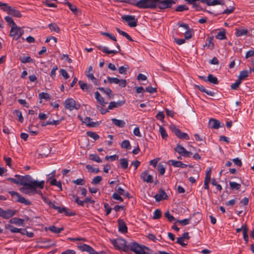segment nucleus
I'll return each instance as SVG.
<instances>
[{
  "label": "nucleus",
  "mask_w": 254,
  "mask_h": 254,
  "mask_svg": "<svg viewBox=\"0 0 254 254\" xmlns=\"http://www.w3.org/2000/svg\"><path fill=\"white\" fill-rule=\"evenodd\" d=\"M128 3L141 9L159 8L164 9L168 8V7L170 5V1L165 0H139L137 1L128 0Z\"/></svg>",
  "instance_id": "1"
},
{
  "label": "nucleus",
  "mask_w": 254,
  "mask_h": 254,
  "mask_svg": "<svg viewBox=\"0 0 254 254\" xmlns=\"http://www.w3.org/2000/svg\"><path fill=\"white\" fill-rule=\"evenodd\" d=\"M45 182L44 181L38 182V181H33V182L20 188V191L23 193L31 195L35 194L36 189L39 188L42 189L44 187Z\"/></svg>",
  "instance_id": "2"
},
{
  "label": "nucleus",
  "mask_w": 254,
  "mask_h": 254,
  "mask_svg": "<svg viewBox=\"0 0 254 254\" xmlns=\"http://www.w3.org/2000/svg\"><path fill=\"white\" fill-rule=\"evenodd\" d=\"M128 249L135 254H153V251L144 245H140L137 243H131L128 245Z\"/></svg>",
  "instance_id": "3"
},
{
  "label": "nucleus",
  "mask_w": 254,
  "mask_h": 254,
  "mask_svg": "<svg viewBox=\"0 0 254 254\" xmlns=\"http://www.w3.org/2000/svg\"><path fill=\"white\" fill-rule=\"evenodd\" d=\"M64 105L65 109L72 111L74 109L78 110L80 108L79 104H76L75 101L72 98H67L64 102Z\"/></svg>",
  "instance_id": "4"
},
{
  "label": "nucleus",
  "mask_w": 254,
  "mask_h": 254,
  "mask_svg": "<svg viewBox=\"0 0 254 254\" xmlns=\"http://www.w3.org/2000/svg\"><path fill=\"white\" fill-rule=\"evenodd\" d=\"M112 243L117 249L123 250L125 252L127 251V246L126 240L119 238L117 239L112 240Z\"/></svg>",
  "instance_id": "5"
},
{
  "label": "nucleus",
  "mask_w": 254,
  "mask_h": 254,
  "mask_svg": "<svg viewBox=\"0 0 254 254\" xmlns=\"http://www.w3.org/2000/svg\"><path fill=\"white\" fill-rule=\"evenodd\" d=\"M9 193L13 198H15L16 201L27 205H30L31 204V202L29 200L25 199L18 192L14 191H9Z\"/></svg>",
  "instance_id": "6"
},
{
  "label": "nucleus",
  "mask_w": 254,
  "mask_h": 254,
  "mask_svg": "<svg viewBox=\"0 0 254 254\" xmlns=\"http://www.w3.org/2000/svg\"><path fill=\"white\" fill-rule=\"evenodd\" d=\"M170 128L178 137L180 138H184L186 140L189 139L190 137L189 135L186 133L182 132L175 125H170Z\"/></svg>",
  "instance_id": "7"
},
{
  "label": "nucleus",
  "mask_w": 254,
  "mask_h": 254,
  "mask_svg": "<svg viewBox=\"0 0 254 254\" xmlns=\"http://www.w3.org/2000/svg\"><path fill=\"white\" fill-rule=\"evenodd\" d=\"M15 177L19 178L20 183V185H22L23 186H26L34 181L29 175H27L24 176H20L19 175H15Z\"/></svg>",
  "instance_id": "8"
},
{
  "label": "nucleus",
  "mask_w": 254,
  "mask_h": 254,
  "mask_svg": "<svg viewBox=\"0 0 254 254\" xmlns=\"http://www.w3.org/2000/svg\"><path fill=\"white\" fill-rule=\"evenodd\" d=\"M16 212V210L12 209L3 210L0 207V217L4 219H8L14 216Z\"/></svg>",
  "instance_id": "9"
},
{
  "label": "nucleus",
  "mask_w": 254,
  "mask_h": 254,
  "mask_svg": "<svg viewBox=\"0 0 254 254\" xmlns=\"http://www.w3.org/2000/svg\"><path fill=\"white\" fill-rule=\"evenodd\" d=\"M56 210L60 213H64L65 215L66 216H71L75 215V213L74 212L65 207H61L58 206V208H56Z\"/></svg>",
  "instance_id": "10"
},
{
  "label": "nucleus",
  "mask_w": 254,
  "mask_h": 254,
  "mask_svg": "<svg viewBox=\"0 0 254 254\" xmlns=\"http://www.w3.org/2000/svg\"><path fill=\"white\" fill-rule=\"evenodd\" d=\"M140 178L144 182L148 183H151L153 181L152 176L148 174V172L146 171L143 172L141 174Z\"/></svg>",
  "instance_id": "11"
},
{
  "label": "nucleus",
  "mask_w": 254,
  "mask_h": 254,
  "mask_svg": "<svg viewBox=\"0 0 254 254\" xmlns=\"http://www.w3.org/2000/svg\"><path fill=\"white\" fill-rule=\"evenodd\" d=\"M118 230L119 231L122 233H127V226L125 221L122 219H118Z\"/></svg>",
  "instance_id": "12"
},
{
  "label": "nucleus",
  "mask_w": 254,
  "mask_h": 254,
  "mask_svg": "<svg viewBox=\"0 0 254 254\" xmlns=\"http://www.w3.org/2000/svg\"><path fill=\"white\" fill-rule=\"evenodd\" d=\"M201 2L206 3L207 5H215L217 4L224 5L223 0H201Z\"/></svg>",
  "instance_id": "13"
},
{
  "label": "nucleus",
  "mask_w": 254,
  "mask_h": 254,
  "mask_svg": "<svg viewBox=\"0 0 254 254\" xmlns=\"http://www.w3.org/2000/svg\"><path fill=\"white\" fill-rule=\"evenodd\" d=\"M168 197V196L167 193L163 190H160L158 193L155 194L154 196V198L157 201H159L162 199H167Z\"/></svg>",
  "instance_id": "14"
},
{
  "label": "nucleus",
  "mask_w": 254,
  "mask_h": 254,
  "mask_svg": "<svg viewBox=\"0 0 254 254\" xmlns=\"http://www.w3.org/2000/svg\"><path fill=\"white\" fill-rule=\"evenodd\" d=\"M83 122L85 123L87 126L89 127H97L100 125V123L99 122H92L91 119L88 117H86Z\"/></svg>",
  "instance_id": "15"
},
{
  "label": "nucleus",
  "mask_w": 254,
  "mask_h": 254,
  "mask_svg": "<svg viewBox=\"0 0 254 254\" xmlns=\"http://www.w3.org/2000/svg\"><path fill=\"white\" fill-rule=\"evenodd\" d=\"M211 171L210 168H209V170L206 171L204 182V188L208 191L209 190L208 184L211 180Z\"/></svg>",
  "instance_id": "16"
},
{
  "label": "nucleus",
  "mask_w": 254,
  "mask_h": 254,
  "mask_svg": "<svg viewBox=\"0 0 254 254\" xmlns=\"http://www.w3.org/2000/svg\"><path fill=\"white\" fill-rule=\"evenodd\" d=\"M137 18L135 16L128 15V26L134 27L137 26Z\"/></svg>",
  "instance_id": "17"
},
{
  "label": "nucleus",
  "mask_w": 254,
  "mask_h": 254,
  "mask_svg": "<svg viewBox=\"0 0 254 254\" xmlns=\"http://www.w3.org/2000/svg\"><path fill=\"white\" fill-rule=\"evenodd\" d=\"M220 123L219 121L214 119H211L208 123V125L209 127H210L214 129H218L220 127Z\"/></svg>",
  "instance_id": "18"
},
{
  "label": "nucleus",
  "mask_w": 254,
  "mask_h": 254,
  "mask_svg": "<svg viewBox=\"0 0 254 254\" xmlns=\"http://www.w3.org/2000/svg\"><path fill=\"white\" fill-rule=\"evenodd\" d=\"M125 103V101H119L118 102H111L108 107V109L112 110L114 108H118Z\"/></svg>",
  "instance_id": "19"
},
{
  "label": "nucleus",
  "mask_w": 254,
  "mask_h": 254,
  "mask_svg": "<svg viewBox=\"0 0 254 254\" xmlns=\"http://www.w3.org/2000/svg\"><path fill=\"white\" fill-rule=\"evenodd\" d=\"M24 220L18 218L17 217H14L10 219L9 221V222L11 224H14L18 226H23L24 225Z\"/></svg>",
  "instance_id": "20"
},
{
  "label": "nucleus",
  "mask_w": 254,
  "mask_h": 254,
  "mask_svg": "<svg viewBox=\"0 0 254 254\" xmlns=\"http://www.w3.org/2000/svg\"><path fill=\"white\" fill-rule=\"evenodd\" d=\"M97 47L99 50L107 54H112L115 55L117 53V51L115 50H109L107 47H103L101 45L97 46Z\"/></svg>",
  "instance_id": "21"
},
{
  "label": "nucleus",
  "mask_w": 254,
  "mask_h": 254,
  "mask_svg": "<svg viewBox=\"0 0 254 254\" xmlns=\"http://www.w3.org/2000/svg\"><path fill=\"white\" fill-rule=\"evenodd\" d=\"M8 14L17 18L22 17V15L20 11L12 7H11Z\"/></svg>",
  "instance_id": "22"
},
{
  "label": "nucleus",
  "mask_w": 254,
  "mask_h": 254,
  "mask_svg": "<svg viewBox=\"0 0 254 254\" xmlns=\"http://www.w3.org/2000/svg\"><path fill=\"white\" fill-rule=\"evenodd\" d=\"M64 3L66 4L70 9V10L74 13L75 14H77L79 12V10L78 9L77 7L75 5H73L70 3L69 2L67 1L66 0H64Z\"/></svg>",
  "instance_id": "23"
},
{
  "label": "nucleus",
  "mask_w": 254,
  "mask_h": 254,
  "mask_svg": "<svg viewBox=\"0 0 254 254\" xmlns=\"http://www.w3.org/2000/svg\"><path fill=\"white\" fill-rule=\"evenodd\" d=\"M95 96L96 100L103 106H105L107 103V102L104 101V98L98 91L95 92Z\"/></svg>",
  "instance_id": "24"
},
{
  "label": "nucleus",
  "mask_w": 254,
  "mask_h": 254,
  "mask_svg": "<svg viewBox=\"0 0 254 254\" xmlns=\"http://www.w3.org/2000/svg\"><path fill=\"white\" fill-rule=\"evenodd\" d=\"M98 89L104 93L108 95L110 98H114V94L112 93V91L109 88H104L103 87H99Z\"/></svg>",
  "instance_id": "25"
},
{
  "label": "nucleus",
  "mask_w": 254,
  "mask_h": 254,
  "mask_svg": "<svg viewBox=\"0 0 254 254\" xmlns=\"http://www.w3.org/2000/svg\"><path fill=\"white\" fill-rule=\"evenodd\" d=\"M112 122L115 125L120 127H123L126 125V123L123 120L113 118L112 119Z\"/></svg>",
  "instance_id": "26"
},
{
  "label": "nucleus",
  "mask_w": 254,
  "mask_h": 254,
  "mask_svg": "<svg viewBox=\"0 0 254 254\" xmlns=\"http://www.w3.org/2000/svg\"><path fill=\"white\" fill-rule=\"evenodd\" d=\"M19 27L17 26V25L12 27L10 30L9 36L10 37H15L17 35H19Z\"/></svg>",
  "instance_id": "27"
},
{
  "label": "nucleus",
  "mask_w": 254,
  "mask_h": 254,
  "mask_svg": "<svg viewBox=\"0 0 254 254\" xmlns=\"http://www.w3.org/2000/svg\"><path fill=\"white\" fill-rule=\"evenodd\" d=\"M170 162L172 163V165L175 167L185 168L187 166V165L179 161L171 160Z\"/></svg>",
  "instance_id": "28"
},
{
  "label": "nucleus",
  "mask_w": 254,
  "mask_h": 254,
  "mask_svg": "<svg viewBox=\"0 0 254 254\" xmlns=\"http://www.w3.org/2000/svg\"><path fill=\"white\" fill-rule=\"evenodd\" d=\"M188 3L192 4L193 7L196 9L197 10H200L202 8L199 5V4L196 3V1H199V0H185ZM201 2V0H200Z\"/></svg>",
  "instance_id": "29"
},
{
  "label": "nucleus",
  "mask_w": 254,
  "mask_h": 254,
  "mask_svg": "<svg viewBox=\"0 0 254 254\" xmlns=\"http://www.w3.org/2000/svg\"><path fill=\"white\" fill-rule=\"evenodd\" d=\"M42 199L43 201L47 203L50 207L53 208L54 209L56 210V208H58V206L55 205L49 198L42 195Z\"/></svg>",
  "instance_id": "30"
},
{
  "label": "nucleus",
  "mask_w": 254,
  "mask_h": 254,
  "mask_svg": "<svg viewBox=\"0 0 254 254\" xmlns=\"http://www.w3.org/2000/svg\"><path fill=\"white\" fill-rule=\"evenodd\" d=\"M5 228L9 230L11 233H19L21 232V229H18L11 225H6Z\"/></svg>",
  "instance_id": "31"
},
{
  "label": "nucleus",
  "mask_w": 254,
  "mask_h": 254,
  "mask_svg": "<svg viewBox=\"0 0 254 254\" xmlns=\"http://www.w3.org/2000/svg\"><path fill=\"white\" fill-rule=\"evenodd\" d=\"M207 81L210 83H213L214 84H218V80L216 77L214 76L212 74H209L207 77Z\"/></svg>",
  "instance_id": "32"
},
{
  "label": "nucleus",
  "mask_w": 254,
  "mask_h": 254,
  "mask_svg": "<svg viewBox=\"0 0 254 254\" xmlns=\"http://www.w3.org/2000/svg\"><path fill=\"white\" fill-rule=\"evenodd\" d=\"M4 20L7 23V24L9 25V26L10 27V28L16 25V23L14 22L12 18L9 16H5L4 17Z\"/></svg>",
  "instance_id": "33"
},
{
  "label": "nucleus",
  "mask_w": 254,
  "mask_h": 254,
  "mask_svg": "<svg viewBox=\"0 0 254 254\" xmlns=\"http://www.w3.org/2000/svg\"><path fill=\"white\" fill-rule=\"evenodd\" d=\"M49 230H50L51 232L56 233V234H59L62 231L64 230V227L61 228H57L55 226H52L49 227Z\"/></svg>",
  "instance_id": "34"
},
{
  "label": "nucleus",
  "mask_w": 254,
  "mask_h": 254,
  "mask_svg": "<svg viewBox=\"0 0 254 254\" xmlns=\"http://www.w3.org/2000/svg\"><path fill=\"white\" fill-rule=\"evenodd\" d=\"M89 158L91 160L94 161L96 162H102V160L101 159L100 157L96 154H90L89 156Z\"/></svg>",
  "instance_id": "35"
},
{
  "label": "nucleus",
  "mask_w": 254,
  "mask_h": 254,
  "mask_svg": "<svg viewBox=\"0 0 254 254\" xmlns=\"http://www.w3.org/2000/svg\"><path fill=\"white\" fill-rule=\"evenodd\" d=\"M213 37H209L207 39L208 43L204 45V47H207L210 49H213L214 48V43L212 42Z\"/></svg>",
  "instance_id": "36"
},
{
  "label": "nucleus",
  "mask_w": 254,
  "mask_h": 254,
  "mask_svg": "<svg viewBox=\"0 0 254 254\" xmlns=\"http://www.w3.org/2000/svg\"><path fill=\"white\" fill-rule=\"evenodd\" d=\"M50 184L51 185L57 186L60 188V190H62V183L60 181H57L56 179H54L51 181Z\"/></svg>",
  "instance_id": "37"
},
{
  "label": "nucleus",
  "mask_w": 254,
  "mask_h": 254,
  "mask_svg": "<svg viewBox=\"0 0 254 254\" xmlns=\"http://www.w3.org/2000/svg\"><path fill=\"white\" fill-rule=\"evenodd\" d=\"M11 6H10L8 5L7 3L1 2L0 8L3 10L4 11L6 12L7 13H8L10 8Z\"/></svg>",
  "instance_id": "38"
},
{
  "label": "nucleus",
  "mask_w": 254,
  "mask_h": 254,
  "mask_svg": "<svg viewBox=\"0 0 254 254\" xmlns=\"http://www.w3.org/2000/svg\"><path fill=\"white\" fill-rule=\"evenodd\" d=\"M248 228L246 226H243V237L244 240L246 241V243H248L249 241V236L247 234Z\"/></svg>",
  "instance_id": "39"
},
{
  "label": "nucleus",
  "mask_w": 254,
  "mask_h": 254,
  "mask_svg": "<svg viewBox=\"0 0 254 254\" xmlns=\"http://www.w3.org/2000/svg\"><path fill=\"white\" fill-rule=\"evenodd\" d=\"M86 134L88 136L92 138L95 140H97L99 138V136L95 132L88 131L86 132Z\"/></svg>",
  "instance_id": "40"
},
{
  "label": "nucleus",
  "mask_w": 254,
  "mask_h": 254,
  "mask_svg": "<svg viewBox=\"0 0 254 254\" xmlns=\"http://www.w3.org/2000/svg\"><path fill=\"white\" fill-rule=\"evenodd\" d=\"M49 27L51 31H55L57 33H59L60 31V28L56 23L50 24Z\"/></svg>",
  "instance_id": "41"
},
{
  "label": "nucleus",
  "mask_w": 254,
  "mask_h": 254,
  "mask_svg": "<svg viewBox=\"0 0 254 254\" xmlns=\"http://www.w3.org/2000/svg\"><path fill=\"white\" fill-rule=\"evenodd\" d=\"M248 33L247 29H236V35L237 37H240L243 35H246Z\"/></svg>",
  "instance_id": "42"
},
{
  "label": "nucleus",
  "mask_w": 254,
  "mask_h": 254,
  "mask_svg": "<svg viewBox=\"0 0 254 254\" xmlns=\"http://www.w3.org/2000/svg\"><path fill=\"white\" fill-rule=\"evenodd\" d=\"M229 185L232 189H235V190H239L241 188V184L234 182H230Z\"/></svg>",
  "instance_id": "43"
},
{
  "label": "nucleus",
  "mask_w": 254,
  "mask_h": 254,
  "mask_svg": "<svg viewBox=\"0 0 254 254\" xmlns=\"http://www.w3.org/2000/svg\"><path fill=\"white\" fill-rule=\"evenodd\" d=\"M248 74L249 72L246 70L241 71L240 72L238 79L242 81V80L244 79L246 77L248 76Z\"/></svg>",
  "instance_id": "44"
},
{
  "label": "nucleus",
  "mask_w": 254,
  "mask_h": 254,
  "mask_svg": "<svg viewBox=\"0 0 254 254\" xmlns=\"http://www.w3.org/2000/svg\"><path fill=\"white\" fill-rule=\"evenodd\" d=\"M162 216V213L160 210L156 209L153 213V218L154 219H158L161 218Z\"/></svg>",
  "instance_id": "45"
},
{
  "label": "nucleus",
  "mask_w": 254,
  "mask_h": 254,
  "mask_svg": "<svg viewBox=\"0 0 254 254\" xmlns=\"http://www.w3.org/2000/svg\"><path fill=\"white\" fill-rule=\"evenodd\" d=\"M164 216L167 218L168 221L170 222H173V221L175 220V218L173 216H172L170 213L169 210H167L165 213H164Z\"/></svg>",
  "instance_id": "46"
},
{
  "label": "nucleus",
  "mask_w": 254,
  "mask_h": 254,
  "mask_svg": "<svg viewBox=\"0 0 254 254\" xmlns=\"http://www.w3.org/2000/svg\"><path fill=\"white\" fill-rule=\"evenodd\" d=\"M20 60L22 63H29L33 62V60L30 57H23L20 58Z\"/></svg>",
  "instance_id": "47"
},
{
  "label": "nucleus",
  "mask_w": 254,
  "mask_h": 254,
  "mask_svg": "<svg viewBox=\"0 0 254 254\" xmlns=\"http://www.w3.org/2000/svg\"><path fill=\"white\" fill-rule=\"evenodd\" d=\"M39 97L40 99H44L46 100L51 99V96L47 93L41 92L39 94Z\"/></svg>",
  "instance_id": "48"
},
{
  "label": "nucleus",
  "mask_w": 254,
  "mask_h": 254,
  "mask_svg": "<svg viewBox=\"0 0 254 254\" xmlns=\"http://www.w3.org/2000/svg\"><path fill=\"white\" fill-rule=\"evenodd\" d=\"M102 180V178L101 176H97L92 180L91 184L93 185L99 184L101 182Z\"/></svg>",
  "instance_id": "49"
},
{
  "label": "nucleus",
  "mask_w": 254,
  "mask_h": 254,
  "mask_svg": "<svg viewBox=\"0 0 254 254\" xmlns=\"http://www.w3.org/2000/svg\"><path fill=\"white\" fill-rule=\"evenodd\" d=\"M216 38L219 40H224L226 39L225 32L221 31L219 32L216 36Z\"/></svg>",
  "instance_id": "50"
},
{
  "label": "nucleus",
  "mask_w": 254,
  "mask_h": 254,
  "mask_svg": "<svg viewBox=\"0 0 254 254\" xmlns=\"http://www.w3.org/2000/svg\"><path fill=\"white\" fill-rule=\"evenodd\" d=\"M189 9V7L186 5H180L176 8V11L182 12Z\"/></svg>",
  "instance_id": "51"
},
{
  "label": "nucleus",
  "mask_w": 254,
  "mask_h": 254,
  "mask_svg": "<svg viewBox=\"0 0 254 254\" xmlns=\"http://www.w3.org/2000/svg\"><path fill=\"white\" fill-rule=\"evenodd\" d=\"M159 129L162 137L163 139H166L168 137V135L166 133L165 129L162 126L160 127Z\"/></svg>",
  "instance_id": "52"
},
{
  "label": "nucleus",
  "mask_w": 254,
  "mask_h": 254,
  "mask_svg": "<svg viewBox=\"0 0 254 254\" xmlns=\"http://www.w3.org/2000/svg\"><path fill=\"white\" fill-rule=\"evenodd\" d=\"M86 168L88 170L90 171L91 172L98 173L100 172V170L98 168H93L92 166L90 165H87Z\"/></svg>",
  "instance_id": "53"
},
{
  "label": "nucleus",
  "mask_w": 254,
  "mask_h": 254,
  "mask_svg": "<svg viewBox=\"0 0 254 254\" xmlns=\"http://www.w3.org/2000/svg\"><path fill=\"white\" fill-rule=\"evenodd\" d=\"M87 77L91 79L95 85H99L98 80L94 76L93 74L87 75Z\"/></svg>",
  "instance_id": "54"
},
{
  "label": "nucleus",
  "mask_w": 254,
  "mask_h": 254,
  "mask_svg": "<svg viewBox=\"0 0 254 254\" xmlns=\"http://www.w3.org/2000/svg\"><path fill=\"white\" fill-rule=\"evenodd\" d=\"M79 249L82 251L87 252L90 246L86 245L85 244H80L78 246Z\"/></svg>",
  "instance_id": "55"
},
{
  "label": "nucleus",
  "mask_w": 254,
  "mask_h": 254,
  "mask_svg": "<svg viewBox=\"0 0 254 254\" xmlns=\"http://www.w3.org/2000/svg\"><path fill=\"white\" fill-rule=\"evenodd\" d=\"M14 114L18 117V121L20 123H22L23 122V118L20 111L16 110H14Z\"/></svg>",
  "instance_id": "56"
},
{
  "label": "nucleus",
  "mask_w": 254,
  "mask_h": 254,
  "mask_svg": "<svg viewBox=\"0 0 254 254\" xmlns=\"http://www.w3.org/2000/svg\"><path fill=\"white\" fill-rule=\"evenodd\" d=\"M72 183L76 185H83L85 184V182L83 179H77L75 180H73Z\"/></svg>",
  "instance_id": "57"
},
{
  "label": "nucleus",
  "mask_w": 254,
  "mask_h": 254,
  "mask_svg": "<svg viewBox=\"0 0 254 254\" xmlns=\"http://www.w3.org/2000/svg\"><path fill=\"white\" fill-rule=\"evenodd\" d=\"M107 79L110 83L118 84V82H119V79L116 77H111L110 76H108L107 77Z\"/></svg>",
  "instance_id": "58"
},
{
  "label": "nucleus",
  "mask_w": 254,
  "mask_h": 254,
  "mask_svg": "<svg viewBox=\"0 0 254 254\" xmlns=\"http://www.w3.org/2000/svg\"><path fill=\"white\" fill-rule=\"evenodd\" d=\"M185 148L180 144H177L176 147L175 148V150L180 155L182 154Z\"/></svg>",
  "instance_id": "59"
},
{
  "label": "nucleus",
  "mask_w": 254,
  "mask_h": 254,
  "mask_svg": "<svg viewBox=\"0 0 254 254\" xmlns=\"http://www.w3.org/2000/svg\"><path fill=\"white\" fill-rule=\"evenodd\" d=\"M241 83L240 79H238L237 81L231 85V87L232 89L236 90L239 86Z\"/></svg>",
  "instance_id": "60"
},
{
  "label": "nucleus",
  "mask_w": 254,
  "mask_h": 254,
  "mask_svg": "<svg viewBox=\"0 0 254 254\" xmlns=\"http://www.w3.org/2000/svg\"><path fill=\"white\" fill-rule=\"evenodd\" d=\"M157 168L160 175H163L165 173V168L163 165L159 164L158 165Z\"/></svg>",
  "instance_id": "61"
},
{
  "label": "nucleus",
  "mask_w": 254,
  "mask_h": 254,
  "mask_svg": "<svg viewBox=\"0 0 254 254\" xmlns=\"http://www.w3.org/2000/svg\"><path fill=\"white\" fill-rule=\"evenodd\" d=\"M73 198L75 199V201L78 204V205L83 206L84 204V200H79L78 197L76 196L75 195H72Z\"/></svg>",
  "instance_id": "62"
},
{
  "label": "nucleus",
  "mask_w": 254,
  "mask_h": 254,
  "mask_svg": "<svg viewBox=\"0 0 254 254\" xmlns=\"http://www.w3.org/2000/svg\"><path fill=\"white\" fill-rule=\"evenodd\" d=\"M192 30L191 29H188L187 31L185 33V39H189L191 38L192 37Z\"/></svg>",
  "instance_id": "63"
},
{
  "label": "nucleus",
  "mask_w": 254,
  "mask_h": 254,
  "mask_svg": "<svg viewBox=\"0 0 254 254\" xmlns=\"http://www.w3.org/2000/svg\"><path fill=\"white\" fill-rule=\"evenodd\" d=\"M121 194L118 193H114L112 195V197L116 200H119L120 201H122L123 200L122 197L120 196Z\"/></svg>",
  "instance_id": "64"
}]
</instances>
